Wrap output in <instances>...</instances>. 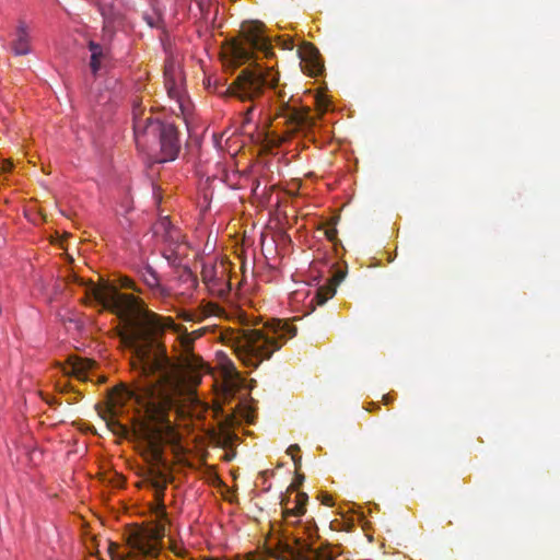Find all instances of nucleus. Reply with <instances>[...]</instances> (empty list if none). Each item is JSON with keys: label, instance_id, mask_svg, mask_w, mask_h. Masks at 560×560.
<instances>
[{"label": "nucleus", "instance_id": "f03ea898", "mask_svg": "<svg viewBox=\"0 0 560 560\" xmlns=\"http://www.w3.org/2000/svg\"><path fill=\"white\" fill-rule=\"evenodd\" d=\"M295 335V326L285 319L273 318L261 327L243 328L232 332L229 342L244 365L256 369Z\"/></svg>", "mask_w": 560, "mask_h": 560}, {"label": "nucleus", "instance_id": "9b49d317", "mask_svg": "<svg viewBox=\"0 0 560 560\" xmlns=\"http://www.w3.org/2000/svg\"><path fill=\"white\" fill-rule=\"evenodd\" d=\"M183 269L179 271L176 281V288L173 290V295L176 296L179 301H184L192 298L194 292L198 287L197 276L188 268L180 266Z\"/></svg>", "mask_w": 560, "mask_h": 560}, {"label": "nucleus", "instance_id": "c85d7f7f", "mask_svg": "<svg viewBox=\"0 0 560 560\" xmlns=\"http://www.w3.org/2000/svg\"><path fill=\"white\" fill-rule=\"evenodd\" d=\"M304 479V476H298V481H302Z\"/></svg>", "mask_w": 560, "mask_h": 560}, {"label": "nucleus", "instance_id": "4468645a", "mask_svg": "<svg viewBox=\"0 0 560 560\" xmlns=\"http://www.w3.org/2000/svg\"><path fill=\"white\" fill-rule=\"evenodd\" d=\"M130 549L133 553L140 557H151L158 551L155 542L148 537L140 534H135L129 538L128 541Z\"/></svg>", "mask_w": 560, "mask_h": 560}, {"label": "nucleus", "instance_id": "393cba45", "mask_svg": "<svg viewBox=\"0 0 560 560\" xmlns=\"http://www.w3.org/2000/svg\"><path fill=\"white\" fill-rule=\"evenodd\" d=\"M322 502L323 504L330 506L332 505V498L328 494H325L323 495Z\"/></svg>", "mask_w": 560, "mask_h": 560}, {"label": "nucleus", "instance_id": "cd10ccee", "mask_svg": "<svg viewBox=\"0 0 560 560\" xmlns=\"http://www.w3.org/2000/svg\"><path fill=\"white\" fill-rule=\"evenodd\" d=\"M318 69H319V66L317 67L316 70L312 71V74L315 75L317 73Z\"/></svg>", "mask_w": 560, "mask_h": 560}, {"label": "nucleus", "instance_id": "2eb2a0df", "mask_svg": "<svg viewBox=\"0 0 560 560\" xmlns=\"http://www.w3.org/2000/svg\"><path fill=\"white\" fill-rule=\"evenodd\" d=\"M88 48L91 52L89 67L93 77H97L103 61L107 58V49L94 40H90Z\"/></svg>", "mask_w": 560, "mask_h": 560}, {"label": "nucleus", "instance_id": "423d86ee", "mask_svg": "<svg viewBox=\"0 0 560 560\" xmlns=\"http://www.w3.org/2000/svg\"><path fill=\"white\" fill-rule=\"evenodd\" d=\"M279 105L277 108V119H281L285 129L278 136L279 144L289 141L295 133L304 131L312 125L308 109L298 105V100L293 96L285 101V93L282 90L277 92Z\"/></svg>", "mask_w": 560, "mask_h": 560}, {"label": "nucleus", "instance_id": "5701e85b", "mask_svg": "<svg viewBox=\"0 0 560 560\" xmlns=\"http://www.w3.org/2000/svg\"><path fill=\"white\" fill-rule=\"evenodd\" d=\"M222 138L223 136L222 135H219V133H213L212 135V143H213V147L218 150L221 149V141H222Z\"/></svg>", "mask_w": 560, "mask_h": 560}, {"label": "nucleus", "instance_id": "7ed1b4c3", "mask_svg": "<svg viewBox=\"0 0 560 560\" xmlns=\"http://www.w3.org/2000/svg\"><path fill=\"white\" fill-rule=\"evenodd\" d=\"M278 82L279 74L272 67L254 62L244 68L225 90L226 95L250 103L241 112V125L245 132L249 131L250 126L254 127L253 130L257 127L256 118L265 110L269 94L277 88Z\"/></svg>", "mask_w": 560, "mask_h": 560}, {"label": "nucleus", "instance_id": "b1692460", "mask_svg": "<svg viewBox=\"0 0 560 560\" xmlns=\"http://www.w3.org/2000/svg\"><path fill=\"white\" fill-rule=\"evenodd\" d=\"M325 235L330 242H332L337 237V230L335 228L327 229L325 231Z\"/></svg>", "mask_w": 560, "mask_h": 560}, {"label": "nucleus", "instance_id": "0eeeda50", "mask_svg": "<svg viewBox=\"0 0 560 560\" xmlns=\"http://www.w3.org/2000/svg\"><path fill=\"white\" fill-rule=\"evenodd\" d=\"M244 43H235L232 47L233 59L243 65L254 57V51H261L267 58L273 56L270 39L264 35V24L247 22L242 26Z\"/></svg>", "mask_w": 560, "mask_h": 560}, {"label": "nucleus", "instance_id": "bb28decb", "mask_svg": "<svg viewBox=\"0 0 560 560\" xmlns=\"http://www.w3.org/2000/svg\"><path fill=\"white\" fill-rule=\"evenodd\" d=\"M385 404H389L390 399L387 396H384Z\"/></svg>", "mask_w": 560, "mask_h": 560}, {"label": "nucleus", "instance_id": "a211bd4d", "mask_svg": "<svg viewBox=\"0 0 560 560\" xmlns=\"http://www.w3.org/2000/svg\"><path fill=\"white\" fill-rule=\"evenodd\" d=\"M152 7V11L151 12H144L143 15H142V19L145 21V23L151 27V28H160L162 26V16H161V13L153 7V1L154 0H148Z\"/></svg>", "mask_w": 560, "mask_h": 560}, {"label": "nucleus", "instance_id": "39448f33", "mask_svg": "<svg viewBox=\"0 0 560 560\" xmlns=\"http://www.w3.org/2000/svg\"><path fill=\"white\" fill-rule=\"evenodd\" d=\"M153 237L161 245V254L173 268H180L189 253L180 229L174 225L168 217H160L151 226Z\"/></svg>", "mask_w": 560, "mask_h": 560}, {"label": "nucleus", "instance_id": "412c9836", "mask_svg": "<svg viewBox=\"0 0 560 560\" xmlns=\"http://www.w3.org/2000/svg\"><path fill=\"white\" fill-rule=\"evenodd\" d=\"M298 452H300V446L298 444L290 445L287 451V453L292 457V460L296 469L301 465V456L296 455Z\"/></svg>", "mask_w": 560, "mask_h": 560}, {"label": "nucleus", "instance_id": "f8f14e48", "mask_svg": "<svg viewBox=\"0 0 560 560\" xmlns=\"http://www.w3.org/2000/svg\"><path fill=\"white\" fill-rule=\"evenodd\" d=\"M202 281L209 292L213 295L223 296L230 289L229 282L221 277H218L214 267L205 266L201 271Z\"/></svg>", "mask_w": 560, "mask_h": 560}, {"label": "nucleus", "instance_id": "9d476101", "mask_svg": "<svg viewBox=\"0 0 560 560\" xmlns=\"http://www.w3.org/2000/svg\"><path fill=\"white\" fill-rule=\"evenodd\" d=\"M139 276L148 289L149 296L162 302H166L173 296V289L161 282L160 275L151 265L147 264L141 267Z\"/></svg>", "mask_w": 560, "mask_h": 560}, {"label": "nucleus", "instance_id": "f3484780", "mask_svg": "<svg viewBox=\"0 0 560 560\" xmlns=\"http://www.w3.org/2000/svg\"><path fill=\"white\" fill-rule=\"evenodd\" d=\"M306 501H307V494L306 493H299L298 494V501L295 502V505L293 509H287L284 517L287 522L289 521L290 516H302L306 512Z\"/></svg>", "mask_w": 560, "mask_h": 560}, {"label": "nucleus", "instance_id": "f257e3e1", "mask_svg": "<svg viewBox=\"0 0 560 560\" xmlns=\"http://www.w3.org/2000/svg\"><path fill=\"white\" fill-rule=\"evenodd\" d=\"M88 296L122 323L119 338L132 352V368L139 381L118 386L112 397L113 406L132 410L135 434L155 452L164 439L174 436L170 411L183 392L178 365L168 355L161 338L166 331H177L179 327L172 317L148 310L142 299L121 293L112 285L91 284Z\"/></svg>", "mask_w": 560, "mask_h": 560}, {"label": "nucleus", "instance_id": "1a4fd4ad", "mask_svg": "<svg viewBox=\"0 0 560 560\" xmlns=\"http://www.w3.org/2000/svg\"><path fill=\"white\" fill-rule=\"evenodd\" d=\"M318 265V262H315L310 269V283L317 287L315 290L314 299L316 300L317 304L322 305L335 295L336 285L343 279L345 275L339 273L334 277H329L322 284L320 282L324 279L325 273L330 272L331 267L327 264H320L325 268V270H323L317 267Z\"/></svg>", "mask_w": 560, "mask_h": 560}, {"label": "nucleus", "instance_id": "ddd939ff", "mask_svg": "<svg viewBox=\"0 0 560 560\" xmlns=\"http://www.w3.org/2000/svg\"><path fill=\"white\" fill-rule=\"evenodd\" d=\"M11 50L15 56H25L31 52V36L26 25L20 22L14 38L11 42Z\"/></svg>", "mask_w": 560, "mask_h": 560}, {"label": "nucleus", "instance_id": "6ab92c4d", "mask_svg": "<svg viewBox=\"0 0 560 560\" xmlns=\"http://www.w3.org/2000/svg\"><path fill=\"white\" fill-rule=\"evenodd\" d=\"M90 364L88 360L78 359L72 365L73 374H75L77 377H83Z\"/></svg>", "mask_w": 560, "mask_h": 560}, {"label": "nucleus", "instance_id": "a878e982", "mask_svg": "<svg viewBox=\"0 0 560 560\" xmlns=\"http://www.w3.org/2000/svg\"><path fill=\"white\" fill-rule=\"evenodd\" d=\"M237 176H238V173H237V172H233L231 175H230V174H225V178H224V180H225V182H230V180L235 179Z\"/></svg>", "mask_w": 560, "mask_h": 560}, {"label": "nucleus", "instance_id": "dca6fc26", "mask_svg": "<svg viewBox=\"0 0 560 560\" xmlns=\"http://www.w3.org/2000/svg\"><path fill=\"white\" fill-rule=\"evenodd\" d=\"M152 487L154 489V495L156 500V516L159 518L166 517V506L164 504V493L166 490V480L161 477L152 480Z\"/></svg>", "mask_w": 560, "mask_h": 560}, {"label": "nucleus", "instance_id": "6e6552de", "mask_svg": "<svg viewBox=\"0 0 560 560\" xmlns=\"http://www.w3.org/2000/svg\"><path fill=\"white\" fill-rule=\"evenodd\" d=\"M183 74L178 65L172 60H166L164 65V85L170 98L174 100L182 113L188 107L186 91L183 85Z\"/></svg>", "mask_w": 560, "mask_h": 560}, {"label": "nucleus", "instance_id": "4be33fe9", "mask_svg": "<svg viewBox=\"0 0 560 560\" xmlns=\"http://www.w3.org/2000/svg\"><path fill=\"white\" fill-rule=\"evenodd\" d=\"M120 285L125 289H130L136 292H141V290L137 287L135 281L128 277H124L120 279Z\"/></svg>", "mask_w": 560, "mask_h": 560}, {"label": "nucleus", "instance_id": "aec40b11", "mask_svg": "<svg viewBox=\"0 0 560 560\" xmlns=\"http://www.w3.org/2000/svg\"><path fill=\"white\" fill-rule=\"evenodd\" d=\"M270 475H272L270 470H264L259 474L258 480L262 492H268L271 489V482L268 480Z\"/></svg>", "mask_w": 560, "mask_h": 560}, {"label": "nucleus", "instance_id": "20e7f679", "mask_svg": "<svg viewBox=\"0 0 560 560\" xmlns=\"http://www.w3.org/2000/svg\"><path fill=\"white\" fill-rule=\"evenodd\" d=\"M133 133L137 147L147 150L153 145H159V163L171 162L177 159L182 144L177 127L167 121L158 118L148 117L144 122L136 120L133 124Z\"/></svg>", "mask_w": 560, "mask_h": 560}]
</instances>
